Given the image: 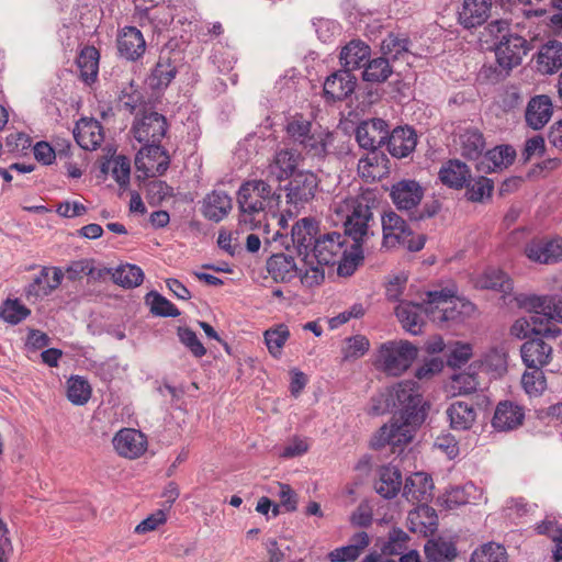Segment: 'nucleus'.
<instances>
[{"label":"nucleus","instance_id":"obj_58","mask_svg":"<svg viewBox=\"0 0 562 562\" xmlns=\"http://www.w3.org/2000/svg\"><path fill=\"white\" fill-rule=\"evenodd\" d=\"M150 300V312L160 317H177L180 311L177 306L157 292H150L147 295Z\"/></svg>","mask_w":562,"mask_h":562},{"label":"nucleus","instance_id":"obj_32","mask_svg":"<svg viewBox=\"0 0 562 562\" xmlns=\"http://www.w3.org/2000/svg\"><path fill=\"white\" fill-rule=\"evenodd\" d=\"M562 67V43L552 40L543 44L536 56V68L542 75H552Z\"/></svg>","mask_w":562,"mask_h":562},{"label":"nucleus","instance_id":"obj_42","mask_svg":"<svg viewBox=\"0 0 562 562\" xmlns=\"http://www.w3.org/2000/svg\"><path fill=\"white\" fill-rule=\"evenodd\" d=\"M461 155L467 159L481 158L485 150V138L477 128H467L459 135Z\"/></svg>","mask_w":562,"mask_h":562},{"label":"nucleus","instance_id":"obj_25","mask_svg":"<svg viewBox=\"0 0 562 562\" xmlns=\"http://www.w3.org/2000/svg\"><path fill=\"white\" fill-rule=\"evenodd\" d=\"M515 158L516 151L512 146H496L485 153L476 164V170L482 173L495 172L510 166Z\"/></svg>","mask_w":562,"mask_h":562},{"label":"nucleus","instance_id":"obj_13","mask_svg":"<svg viewBox=\"0 0 562 562\" xmlns=\"http://www.w3.org/2000/svg\"><path fill=\"white\" fill-rule=\"evenodd\" d=\"M425 190L420 183L412 179H403L392 184L390 198L398 211L411 217L416 207L420 206Z\"/></svg>","mask_w":562,"mask_h":562},{"label":"nucleus","instance_id":"obj_54","mask_svg":"<svg viewBox=\"0 0 562 562\" xmlns=\"http://www.w3.org/2000/svg\"><path fill=\"white\" fill-rule=\"evenodd\" d=\"M112 277L115 283L131 289L142 284L144 272L138 266L127 263L115 269Z\"/></svg>","mask_w":562,"mask_h":562},{"label":"nucleus","instance_id":"obj_30","mask_svg":"<svg viewBox=\"0 0 562 562\" xmlns=\"http://www.w3.org/2000/svg\"><path fill=\"white\" fill-rule=\"evenodd\" d=\"M525 418L524 408L510 401H504L496 406L492 425L495 429L507 431L520 426Z\"/></svg>","mask_w":562,"mask_h":562},{"label":"nucleus","instance_id":"obj_62","mask_svg":"<svg viewBox=\"0 0 562 562\" xmlns=\"http://www.w3.org/2000/svg\"><path fill=\"white\" fill-rule=\"evenodd\" d=\"M347 346L344 349V359H358L364 356L370 347L369 339L362 335H357L347 339Z\"/></svg>","mask_w":562,"mask_h":562},{"label":"nucleus","instance_id":"obj_44","mask_svg":"<svg viewBox=\"0 0 562 562\" xmlns=\"http://www.w3.org/2000/svg\"><path fill=\"white\" fill-rule=\"evenodd\" d=\"M411 41L405 34L389 33L381 43L383 57L390 60H396L409 53Z\"/></svg>","mask_w":562,"mask_h":562},{"label":"nucleus","instance_id":"obj_56","mask_svg":"<svg viewBox=\"0 0 562 562\" xmlns=\"http://www.w3.org/2000/svg\"><path fill=\"white\" fill-rule=\"evenodd\" d=\"M30 314L31 311L25 305L21 304L18 299H8L7 301H4L0 310V317L11 325H16L21 323Z\"/></svg>","mask_w":562,"mask_h":562},{"label":"nucleus","instance_id":"obj_35","mask_svg":"<svg viewBox=\"0 0 562 562\" xmlns=\"http://www.w3.org/2000/svg\"><path fill=\"white\" fill-rule=\"evenodd\" d=\"M402 473L396 467L387 464L378 470L374 488L382 497L386 499L395 497L402 490Z\"/></svg>","mask_w":562,"mask_h":562},{"label":"nucleus","instance_id":"obj_4","mask_svg":"<svg viewBox=\"0 0 562 562\" xmlns=\"http://www.w3.org/2000/svg\"><path fill=\"white\" fill-rule=\"evenodd\" d=\"M379 199L375 190L364 189L355 196H348L335 205V212L344 217L345 234L355 243H361L369 235L373 223V209Z\"/></svg>","mask_w":562,"mask_h":562},{"label":"nucleus","instance_id":"obj_63","mask_svg":"<svg viewBox=\"0 0 562 562\" xmlns=\"http://www.w3.org/2000/svg\"><path fill=\"white\" fill-rule=\"evenodd\" d=\"M479 386L477 378L474 373L461 372L452 378V389L459 395L470 394L476 391Z\"/></svg>","mask_w":562,"mask_h":562},{"label":"nucleus","instance_id":"obj_61","mask_svg":"<svg viewBox=\"0 0 562 562\" xmlns=\"http://www.w3.org/2000/svg\"><path fill=\"white\" fill-rule=\"evenodd\" d=\"M179 340L192 352L196 358H201L206 353L205 347L199 340L196 334L189 327L178 328Z\"/></svg>","mask_w":562,"mask_h":562},{"label":"nucleus","instance_id":"obj_52","mask_svg":"<svg viewBox=\"0 0 562 562\" xmlns=\"http://www.w3.org/2000/svg\"><path fill=\"white\" fill-rule=\"evenodd\" d=\"M465 198L471 202H482L485 198H490L494 190V183L491 179L480 176L475 179L470 178L467 182Z\"/></svg>","mask_w":562,"mask_h":562},{"label":"nucleus","instance_id":"obj_20","mask_svg":"<svg viewBox=\"0 0 562 562\" xmlns=\"http://www.w3.org/2000/svg\"><path fill=\"white\" fill-rule=\"evenodd\" d=\"M526 256L535 262L552 263L562 258V237L533 239L525 248Z\"/></svg>","mask_w":562,"mask_h":562},{"label":"nucleus","instance_id":"obj_22","mask_svg":"<svg viewBox=\"0 0 562 562\" xmlns=\"http://www.w3.org/2000/svg\"><path fill=\"white\" fill-rule=\"evenodd\" d=\"M553 113L551 99L546 94L532 97L525 111V120L529 127L539 131L546 126Z\"/></svg>","mask_w":562,"mask_h":562},{"label":"nucleus","instance_id":"obj_51","mask_svg":"<svg viewBox=\"0 0 562 562\" xmlns=\"http://www.w3.org/2000/svg\"><path fill=\"white\" fill-rule=\"evenodd\" d=\"M363 260L362 250L360 243H355L350 246V250L347 247V251L345 255L339 258L336 262L337 273L339 277H350L355 273L357 268L361 265Z\"/></svg>","mask_w":562,"mask_h":562},{"label":"nucleus","instance_id":"obj_18","mask_svg":"<svg viewBox=\"0 0 562 562\" xmlns=\"http://www.w3.org/2000/svg\"><path fill=\"white\" fill-rule=\"evenodd\" d=\"M64 273L60 268L44 267L25 290L26 299L38 300L49 295L56 290L63 280Z\"/></svg>","mask_w":562,"mask_h":562},{"label":"nucleus","instance_id":"obj_40","mask_svg":"<svg viewBox=\"0 0 562 562\" xmlns=\"http://www.w3.org/2000/svg\"><path fill=\"white\" fill-rule=\"evenodd\" d=\"M100 53L94 46H85L76 60L80 79L88 86L95 82L99 74Z\"/></svg>","mask_w":562,"mask_h":562},{"label":"nucleus","instance_id":"obj_33","mask_svg":"<svg viewBox=\"0 0 562 562\" xmlns=\"http://www.w3.org/2000/svg\"><path fill=\"white\" fill-rule=\"evenodd\" d=\"M491 5V0H463L459 23L464 29L482 25L488 18Z\"/></svg>","mask_w":562,"mask_h":562},{"label":"nucleus","instance_id":"obj_34","mask_svg":"<svg viewBox=\"0 0 562 562\" xmlns=\"http://www.w3.org/2000/svg\"><path fill=\"white\" fill-rule=\"evenodd\" d=\"M371 55V48L361 40H352L340 50L339 60L342 69L352 71L364 66Z\"/></svg>","mask_w":562,"mask_h":562},{"label":"nucleus","instance_id":"obj_39","mask_svg":"<svg viewBox=\"0 0 562 562\" xmlns=\"http://www.w3.org/2000/svg\"><path fill=\"white\" fill-rule=\"evenodd\" d=\"M540 319L539 315H533L530 319L525 317L518 318L510 327V334L517 338H527L530 334L542 336L546 338L555 339L561 334V329L557 326H546L544 328L537 329L535 325Z\"/></svg>","mask_w":562,"mask_h":562},{"label":"nucleus","instance_id":"obj_37","mask_svg":"<svg viewBox=\"0 0 562 562\" xmlns=\"http://www.w3.org/2000/svg\"><path fill=\"white\" fill-rule=\"evenodd\" d=\"M299 156L288 149L279 150L273 160L268 166V177L282 181L290 177H293L297 167Z\"/></svg>","mask_w":562,"mask_h":562},{"label":"nucleus","instance_id":"obj_6","mask_svg":"<svg viewBox=\"0 0 562 562\" xmlns=\"http://www.w3.org/2000/svg\"><path fill=\"white\" fill-rule=\"evenodd\" d=\"M383 246L395 248L402 246L409 251H419L424 248L426 237L414 234L406 221L394 211L382 216Z\"/></svg>","mask_w":562,"mask_h":562},{"label":"nucleus","instance_id":"obj_31","mask_svg":"<svg viewBox=\"0 0 562 562\" xmlns=\"http://www.w3.org/2000/svg\"><path fill=\"white\" fill-rule=\"evenodd\" d=\"M438 177L448 188L460 190L471 178L469 166L459 159H449L439 169Z\"/></svg>","mask_w":562,"mask_h":562},{"label":"nucleus","instance_id":"obj_7","mask_svg":"<svg viewBox=\"0 0 562 562\" xmlns=\"http://www.w3.org/2000/svg\"><path fill=\"white\" fill-rule=\"evenodd\" d=\"M418 349L407 340L386 341L379 349V362L389 375H401L415 361Z\"/></svg>","mask_w":562,"mask_h":562},{"label":"nucleus","instance_id":"obj_50","mask_svg":"<svg viewBox=\"0 0 562 562\" xmlns=\"http://www.w3.org/2000/svg\"><path fill=\"white\" fill-rule=\"evenodd\" d=\"M92 389L87 379L72 375L67 381V397L75 405H85L91 397Z\"/></svg>","mask_w":562,"mask_h":562},{"label":"nucleus","instance_id":"obj_57","mask_svg":"<svg viewBox=\"0 0 562 562\" xmlns=\"http://www.w3.org/2000/svg\"><path fill=\"white\" fill-rule=\"evenodd\" d=\"M470 562H506V550L498 543L488 542L472 553Z\"/></svg>","mask_w":562,"mask_h":562},{"label":"nucleus","instance_id":"obj_11","mask_svg":"<svg viewBox=\"0 0 562 562\" xmlns=\"http://www.w3.org/2000/svg\"><path fill=\"white\" fill-rule=\"evenodd\" d=\"M318 178L311 171L296 172L285 187L286 202L295 209L311 202L318 190Z\"/></svg>","mask_w":562,"mask_h":562},{"label":"nucleus","instance_id":"obj_26","mask_svg":"<svg viewBox=\"0 0 562 562\" xmlns=\"http://www.w3.org/2000/svg\"><path fill=\"white\" fill-rule=\"evenodd\" d=\"M77 144L86 150L97 149L103 142V127L94 119H81L74 130Z\"/></svg>","mask_w":562,"mask_h":562},{"label":"nucleus","instance_id":"obj_46","mask_svg":"<svg viewBox=\"0 0 562 562\" xmlns=\"http://www.w3.org/2000/svg\"><path fill=\"white\" fill-rule=\"evenodd\" d=\"M425 554L429 562L452 561L457 557V548L452 541L441 538L429 540L425 546Z\"/></svg>","mask_w":562,"mask_h":562},{"label":"nucleus","instance_id":"obj_15","mask_svg":"<svg viewBox=\"0 0 562 562\" xmlns=\"http://www.w3.org/2000/svg\"><path fill=\"white\" fill-rule=\"evenodd\" d=\"M389 134V125L382 119H372L361 122L355 132L359 146L369 151L376 149L385 143Z\"/></svg>","mask_w":562,"mask_h":562},{"label":"nucleus","instance_id":"obj_28","mask_svg":"<svg viewBox=\"0 0 562 562\" xmlns=\"http://www.w3.org/2000/svg\"><path fill=\"white\" fill-rule=\"evenodd\" d=\"M389 153L396 158L407 157L417 145V135L411 127H396L386 137Z\"/></svg>","mask_w":562,"mask_h":562},{"label":"nucleus","instance_id":"obj_2","mask_svg":"<svg viewBox=\"0 0 562 562\" xmlns=\"http://www.w3.org/2000/svg\"><path fill=\"white\" fill-rule=\"evenodd\" d=\"M389 411L394 412L393 416L409 423L423 424L427 409L419 384L413 380L402 381L372 398L370 412L373 415H382Z\"/></svg>","mask_w":562,"mask_h":562},{"label":"nucleus","instance_id":"obj_24","mask_svg":"<svg viewBox=\"0 0 562 562\" xmlns=\"http://www.w3.org/2000/svg\"><path fill=\"white\" fill-rule=\"evenodd\" d=\"M425 300L426 296L422 300L420 303L402 301L395 308L396 317L398 318L403 328L413 335H418L422 333L424 325L423 315H426Z\"/></svg>","mask_w":562,"mask_h":562},{"label":"nucleus","instance_id":"obj_3","mask_svg":"<svg viewBox=\"0 0 562 562\" xmlns=\"http://www.w3.org/2000/svg\"><path fill=\"white\" fill-rule=\"evenodd\" d=\"M348 239L338 232L319 234L305 258L301 282L306 286L319 285L325 279L324 266H334L347 251Z\"/></svg>","mask_w":562,"mask_h":562},{"label":"nucleus","instance_id":"obj_48","mask_svg":"<svg viewBox=\"0 0 562 562\" xmlns=\"http://www.w3.org/2000/svg\"><path fill=\"white\" fill-rule=\"evenodd\" d=\"M385 160L383 154L378 151H369L366 157L358 162V172L368 182H373L381 178L382 169L380 166Z\"/></svg>","mask_w":562,"mask_h":562},{"label":"nucleus","instance_id":"obj_1","mask_svg":"<svg viewBox=\"0 0 562 562\" xmlns=\"http://www.w3.org/2000/svg\"><path fill=\"white\" fill-rule=\"evenodd\" d=\"M281 203V194L272 191L265 180L244 182L237 191L238 224L254 231L266 226L267 214L274 213Z\"/></svg>","mask_w":562,"mask_h":562},{"label":"nucleus","instance_id":"obj_60","mask_svg":"<svg viewBox=\"0 0 562 562\" xmlns=\"http://www.w3.org/2000/svg\"><path fill=\"white\" fill-rule=\"evenodd\" d=\"M514 300L520 308L535 312L536 314H540L542 311L550 307L548 296L543 295L519 293L515 294Z\"/></svg>","mask_w":562,"mask_h":562},{"label":"nucleus","instance_id":"obj_38","mask_svg":"<svg viewBox=\"0 0 562 562\" xmlns=\"http://www.w3.org/2000/svg\"><path fill=\"white\" fill-rule=\"evenodd\" d=\"M370 538L367 532L361 531L355 533L350 543L340 548H336L335 550L328 553V559L330 562H352L356 561L363 550L369 546Z\"/></svg>","mask_w":562,"mask_h":562},{"label":"nucleus","instance_id":"obj_9","mask_svg":"<svg viewBox=\"0 0 562 562\" xmlns=\"http://www.w3.org/2000/svg\"><path fill=\"white\" fill-rule=\"evenodd\" d=\"M168 123L166 117L156 111H145L140 117H136L131 132L134 138L145 145L160 143L166 136Z\"/></svg>","mask_w":562,"mask_h":562},{"label":"nucleus","instance_id":"obj_14","mask_svg":"<svg viewBox=\"0 0 562 562\" xmlns=\"http://www.w3.org/2000/svg\"><path fill=\"white\" fill-rule=\"evenodd\" d=\"M115 451L123 458L134 460L142 457L147 450L146 436L134 428H123L113 437Z\"/></svg>","mask_w":562,"mask_h":562},{"label":"nucleus","instance_id":"obj_47","mask_svg":"<svg viewBox=\"0 0 562 562\" xmlns=\"http://www.w3.org/2000/svg\"><path fill=\"white\" fill-rule=\"evenodd\" d=\"M265 344L273 358H280L282 349L290 338V330L285 324L276 325L263 333Z\"/></svg>","mask_w":562,"mask_h":562},{"label":"nucleus","instance_id":"obj_53","mask_svg":"<svg viewBox=\"0 0 562 562\" xmlns=\"http://www.w3.org/2000/svg\"><path fill=\"white\" fill-rule=\"evenodd\" d=\"M108 273H111V269L95 270L92 259L76 260L66 268V276L70 281H76L82 276L100 279Z\"/></svg>","mask_w":562,"mask_h":562},{"label":"nucleus","instance_id":"obj_8","mask_svg":"<svg viewBox=\"0 0 562 562\" xmlns=\"http://www.w3.org/2000/svg\"><path fill=\"white\" fill-rule=\"evenodd\" d=\"M420 424L409 423L408 420L393 416L389 425L382 426L373 437L371 446L374 449H381L385 446L392 448H402L411 442L416 427Z\"/></svg>","mask_w":562,"mask_h":562},{"label":"nucleus","instance_id":"obj_5","mask_svg":"<svg viewBox=\"0 0 562 562\" xmlns=\"http://www.w3.org/2000/svg\"><path fill=\"white\" fill-rule=\"evenodd\" d=\"M425 313L438 324L461 323L474 313V305L457 295V289L446 288L425 293Z\"/></svg>","mask_w":562,"mask_h":562},{"label":"nucleus","instance_id":"obj_23","mask_svg":"<svg viewBox=\"0 0 562 562\" xmlns=\"http://www.w3.org/2000/svg\"><path fill=\"white\" fill-rule=\"evenodd\" d=\"M178 72L177 65L170 50L162 52L147 78L149 87L154 90L166 89Z\"/></svg>","mask_w":562,"mask_h":562},{"label":"nucleus","instance_id":"obj_45","mask_svg":"<svg viewBox=\"0 0 562 562\" xmlns=\"http://www.w3.org/2000/svg\"><path fill=\"white\" fill-rule=\"evenodd\" d=\"M393 69L387 58L381 56L368 59L362 71V79L367 82H384L392 75Z\"/></svg>","mask_w":562,"mask_h":562},{"label":"nucleus","instance_id":"obj_43","mask_svg":"<svg viewBox=\"0 0 562 562\" xmlns=\"http://www.w3.org/2000/svg\"><path fill=\"white\" fill-rule=\"evenodd\" d=\"M477 285L482 289L502 292L504 295H509L514 289L512 279L498 269L485 270L479 278Z\"/></svg>","mask_w":562,"mask_h":562},{"label":"nucleus","instance_id":"obj_49","mask_svg":"<svg viewBox=\"0 0 562 562\" xmlns=\"http://www.w3.org/2000/svg\"><path fill=\"white\" fill-rule=\"evenodd\" d=\"M481 368L494 376L504 374L507 371V353L504 348L494 347L486 351L481 359Z\"/></svg>","mask_w":562,"mask_h":562},{"label":"nucleus","instance_id":"obj_21","mask_svg":"<svg viewBox=\"0 0 562 562\" xmlns=\"http://www.w3.org/2000/svg\"><path fill=\"white\" fill-rule=\"evenodd\" d=\"M306 266L297 267L294 258L285 254H274L267 261V270L276 281L290 282L297 276L301 278Z\"/></svg>","mask_w":562,"mask_h":562},{"label":"nucleus","instance_id":"obj_12","mask_svg":"<svg viewBox=\"0 0 562 562\" xmlns=\"http://www.w3.org/2000/svg\"><path fill=\"white\" fill-rule=\"evenodd\" d=\"M170 165V156L160 143L145 144L135 157V166L146 177L164 175Z\"/></svg>","mask_w":562,"mask_h":562},{"label":"nucleus","instance_id":"obj_29","mask_svg":"<svg viewBox=\"0 0 562 562\" xmlns=\"http://www.w3.org/2000/svg\"><path fill=\"white\" fill-rule=\"evenodd\" d=\"M233 207L232 198L224 191L213 190L202 201L201 212L212 222L225 218Z\"/></svg>","mask_w":562,"mask_h":562},{"label":"nucleus","instance_id":"obj_64","mask_svg":"<svg viewBox=\"0 0 562 562\" xmlns=\"http://www.w3.org/2000/svg\"><path fill=\"white\" fill-rule=\"evenodd\" d=\"M312 124L310 121L304 120L302 116H294L286 125L288 135L301 145L307 134L311 132Z\"/></svg>","mask_w":562,"mask_h":562},{"label":"nucleus","instance_id":"obj_36","mask_svg":"<svg viewBox=\"0 0 562 562\" xmlns=\"http://www.w3.org/2000/svg\"><path fill=\"white\" fill-rule=\"evenodd\" d=\"M432 488V479L424 472H416L406 479L403 496L409 502H426L431 496Z\"/></svg>","mask_w":562,"mask_h":562},{"label":"nucleus","instance_id":"obj_41","mask_svg":"<svg viewBox=\"0 0 562 562\" xmlns=\"http://www.w3.org/2000/svg\"><path fill=\"white\" fill-rule=\"evenodd\" d=\"M447 416L452 429L467 430L474 424L476 411L474 406L468 402L456 401L447 408Z\"/></svg>","mask_w":562,"mask_h":562},{"label":"nucleus","instance_id":"obj_10","mask_svg":"<svg viewBox=\"0 0 562 562\" xmlns=\"http://www.w3.org/2000/svg\"><path fill=\"white\" fill-rule=\"evenodd\" d=\"M531 49V44L518 34H507L495 43V55L498 65L510 70L521 64L524 56Z\"/></svg>","mask_w":562,"mask_h":562},{"label":"nucleus","instance_id":"obj_27","mask_svg":"<svg viewBox=\"0 0 562 562\" xmlns=\"http://www.w3.org/2000/svg\"><path fill=\"white\" fill-rule=\"evenodd\" d=\"M120 55L127 60H137L146 49V42L142 32L134 26H125L117 36Z\"/></svg>","mask_w":562,"mask_h":562},{"label":"nucleus","instance_id":"obj_17","mask_svg":"<svg viewBox=\"0 0 562 562\" xmlns=\"http://www.w3.org/2000/svg\"><path fill=\"white\" fill-rule=\"evenodd\" d=\"M318 237V224L315 220L304 217L297 221L291 229V239L302 261L310 258V251Z\"/></svg>","mask_w":562,"mask_h":562},{"label":"nucleus","instance_id":"obj_55","mask_svg":"<svg viewBox=\"0 0 562 562\" xmlns=\"http://www.w3.org/2000/svg\"><path fill=\"white\" fill-rule=\"evenodd\" d=\"M333 143V135L328 132H310L302 147L312 156L322 157L327 153V147Z\"/></svg>","mask_w":562,"mask_h":562},{"label":"nucleus","instance_id":"obj_19","mask_svg":"<svg viewBox=\"0 0 562 562\" xmlns=\"http://www.w3.org/2000/svg\"><path fill=\"white\" fill-rule=\"evenodd\" d=\"M357 85V78L345 69L328 76L324 82V95L330 101H341L351 95Z\"/></svg>","mask_w":562,"mask_h":562},{"label":"nucleus","instance_id":"obj_59","mask_svg":"<svg viewBox=\"0 0 562 562\" xmlns=\"http://www.w3.org/2000/svg\"><path fill=\"white\" fill-rule=\"evenodd\" d=\"M521 384L530 396L540 395L546 389V378L541 369H531L522 374Z\"/></svg>","mask_w":562,"mask_h":562},{"label":"nucleus","instance_id":"obj_16","mask_svg":"<svg viewBox=\"0 0 562 562\" xmlns=\"http://www.w3.org/2000/svg\"><path fill=\"white\" fill-rule=\"evenodd\" d=\"M544 338L537 336L521 345V359L528 369H542L551 361L553 348L543 340Z\"/></svg>","mask_w":562,"mask_h":562}]
</instances>
